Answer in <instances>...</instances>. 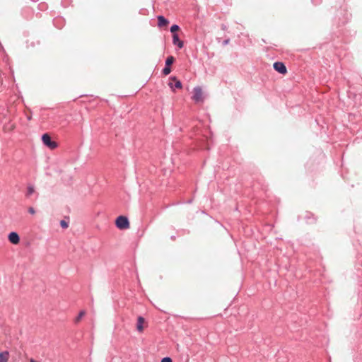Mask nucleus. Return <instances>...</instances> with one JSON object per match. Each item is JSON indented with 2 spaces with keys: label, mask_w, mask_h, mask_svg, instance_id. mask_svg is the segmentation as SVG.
Segmentation results:
<instances>
[{
  "label": "nucleus",
  "mask_w": 362,
  "mask_h": 362,
  "mask_svg": "<svg viewBox=\"0 0 362 362\" xmlns=\"http://www.w3.org/2000/svg\"><path fill=\"white\" fill-rule=\"evenodd\" d=\"M192 99L196 103L202 102L204 100L202 89L200 86L194 88Z\"/></svg>",
  "instance_id": "nucleus-3"
},
{
  "label": "nucleus",
  "mask_w": 362,
  "mask_h": 362,
  "mask_svg": "<svg viewBox=\"0 0 362 362\" xmlns=\"http://www.w3.org/2000/svg\"><path fill=\"white\" fill-rule=\"evenodd\" d=\"M175 58L173 56H169L165 59V66H170L173 64Z\"/></svg>",
  "instance_id": "nucleus-11"
},
{
  "label": "nucleus",
  "mask_w": 362,
  "mask_h": 362,
  "mask_svg": "<svg viewBox=\"0 0 362 362\" xmlns=\"http://www.w3.org/2000/svg\"><path fill=\"white\" fill-rule=\"evenodd\" d=\"M170 79L173 81L168 83V86L171 88L173 90H175V88H182V82L177 79L176 77H170Z\"/></svg>",
  "instance_id": "nucleus-5"
},
{
  "label": "nucleus",
  "mask_w": 362,
  "mask_h": 362,
  "mask_svg": "<svg viewBox=\"0 0 362 362\" xmlns=\"http://www.w3.org/2000/svg\"><path fill=\"white\" fill-rule=\"evenodd\" d=\"M349 20V17L346 16V18L341 22L343 24L345 23Z\"/></svg>",
  "instance_id": "nucleus-22"
},
{
  "label": "nucleus",
  "mask_w": 362,
  "mask_h": 362,
  "mask_svg": "<svg viewBox=\"0 0 362 362\" xmlns=\"http://www.w3.org/2000/svg\"><path fill=\"white\" fill-rule=\"evenodd\" d=\"M42 141L44 145L49 147L50 149H54L57 147V142L52 141L50 136L47 133L42 136Z\"/></svg>",
  "instance_id": "nucleus-2"
},
{
  "label": "nucleus",
  "mask_w": 362,
  "mask_h": 362,
  "mask_svg": "<svg viewBox=\"0 0 362 362\" xmlns=\"http://www.w3.org/2000/svg\"><path fill=\"white\" fill-rule=\"evenodd\" d=\"M145 321V319L142 316L138 317L137 323H136V329L139 332H141L144 329L143 324Z\"/></svg>",
  "instance_id": "nucleus-9"
},
{
  "label": "nucleus",
  "mask_w": 362,
  "mask_h": 362,
  "mask_svg": "<svg viewBox=\"0 0 362 362\" xmlns=\"http://www.w3.org/2000/svg\"><path fill=\"white\" fill-rule=\"evenodd\" d=\"M61 21H63V19H62V18H57V19H54V24L55 25H57V23L58 22H61Z\"/></svg>",
  "instance_id": "nucleus-19"
},
{
  "label": "nucleus",
  "mask_w": 362,
  "mask_h": 362,
  "mask_svg": "<svg viewBox=\"0 0 362 362\" xmlns=\"http://www.w3.org/2000/svg\"><path fill=\"white\" fill-rule=\"evenodd\" d=\"M173 43L177 45L180 49L182 48L184 46L183 42L179 38L177 33L173 34Z\"/></svg>",
  "instance_id": "nucleus-7"
},
{
  "label": "nucleus",
  "mask_w": 362,
  "mask_h": 362,
  "mask_svg": "<svg viewBox=\"0 0 362 362\" xmlns=\"http://www.w3.org/2000/svg\"><path fill=\"white\" fill-rule=\"evenodd\" d=\"M35 192L34 186L33 185H28L27 187V192H26V197H30Z\"/></svg>",
  "instance_id": "nucleus-12"
},
{
  "label": "nucleus",
  "mask_w": 362,
  "mask_h": 362,
  "mask_svg": "<svg viewBox=\"0 0 362 362\" xmlns=\"http://www.w3.org/2000/svg\"><path fill=\"white\" fill-rule=\"evenodd\" d=\"M30 362H34V361H33V360H31V361H30Z\"/></svg>",
  "instance_id": "nucleus-24"
},
{
  "label": "nucleus",
  "mask_w": 362,
  "mask_h": 362,
  "mask_svg": "<svg viewBox=\"0 0 362 362\" xmlns=\"http://www.w3.org/2000/svg\"><path fill=\"white\" fill-rule=\"evenodd\" d=\"M8 239L12 244L16 245L20 242V236L16 232H11L8 235Z\"/></svg>",
  "instance_id": "nucleus-6"
},
{
  "label": "nucleus",
  "mask_w": 362,
  "mask_h": 362,
  "mask_svg": "<svg viewBox=\"0 0 362 362\" xmlns=\"http://www.w3.org/2000/svg\"><path fill=\"white\" fill-rule=\"evenodd\" d=\"M169 23V21L167 18H165L163 16H158V25L159 27H163L167 25Z\"/></svg>",
  "instance_id": "nucleus-8"
},
{
  "label": "nucleus",
  "mask_w": 362,
  "mask_h": 362,
  "mask_svg": "<svg viewBox=\"0 0 362 362\" xmlns=\"http://www.w3.org/2000/svg\"><path fill=\"white\" fill-rule=\"evenodd\" d=\"M222 28L224 30L226 29V26L224 25H222Z\"/></svg>",
  "instance_id": "nucleus-23"
},
{
  "label": "nucleus",
  "mask_w": 362,
  "mask_h": 362,
  "mask_svg": "<svg viewBox=\"0 0 362 362\" xmlns=\"http://www.w3.org/2000/svg\"><path fill=\"white\" fill-rule=\"evenodd\" d=\"M273 68L275 71L281 74H285L287 72V69L285 64L281 62H276L273 64Z\"/></svg>",
  "instance_id": "nucleus-4"
},
{
  "label": "nucleus",
  "mask_w": 362,
  "mask_h": 362,
  "mask_svg": "<svg viewBox=\"0 0 362 362\" xmlns=\"http://www.w3.org/2000/svg\"><path fill=\"white\" fill-rule=\"evenodd\" d=\"M60 226L62 228H66L69 226V223L66 221H65V220H62L60 221Z\"/></svg>",
  "instance_id": "nucleus-16"
},
{
  "label": "nucleus",
  "mask_w": 362,
  "mask_h": 362,
  "mask_svg": "<svg viewBox=\"0 0 362 362\" xmlns=\"http://www.w3.org/2000/svg\"><path fill=\"white\" fill-rule=\"evenodd\" d=\"M161 362H173L170 357H165L161 360Z\"/></svg>",
  "instance_id": "nucleus-17"
},
{
  "label": "nucleus",
  "mask_w": 362,
  "mask_h": 362,
  "mask_svg": "<svg viewBox=\"0 0 362 362\" xmlns=\"http://www.w3.org/2000/svg\"><path fill=\"white\" fill-rule=\"evenodd\" d=\"M320 1H321V0H312V2H313L314 4H319Z\"/></svg>",
  "instance_id": "nucleus-21"
},
{
  "label": "nucleus",
  "mask_w": 362,
  "mask_h": 362,
  "mask_svg": "<svg viewBox=\"0 0 362 362\" xmlns=\"http://www.w3.org/2000/svg\"><path fill=\"white\" fill-rule=\"evenodd\" d=\"M9 354L7 351L0 352V362H8Z\"/></svg>",
  "instance_id": "nucleus-10"
},
{
  "label": "nucleus",
  "mask_w": 362,
  "mask_h": 362,
  "mask_svg": "<svg viewBox=\"0 0 362 362\" xmlns=\"http://www.w3.org/2000/svg\"><path fill=\"white\" fill-rule=\"evenodd\" d=\"M180 30V26H179L178 25H177V24H173V25L170 27V32H171L172 33H173V34H174V33H175V32H177V30Z\"/></svg>",
  "instance_id": "nucleus-14"
},
{
  "label": "nucleus",
  "mask_w": 362,
  "mask_h": 362,
  "mask_svg": "<svg viewBox=\"0 0 362 362\" xmlns=\"http://www.w3.org/2000/svg\"><path fill=\"white\" fill-rule=\"evenodd\" d=\"M115 225L120 230L127 229L129 228V221L127 216H119L115 220Z\"/></svg>",
  "instance_id": "nucleus-1"
},
{
  "label": "nucleus",
  "mask_w": 362,
  "mask_h": 362,
  "mask_svg": "<svg viewBox=\"0 0 362 362\" xmlns=\"http://www.w3.org/2000/svg\"><path fill=\"white\" fill-rule=\"evenodd\" d=\"M162 72H163V74L165 76H167V75H168L171 72V68L170 66H165V67L163 68Z\"/></svg>",
  "instance_id": "nucleus-15"
},
{
  "label": "nucleus",
  "mask_w": 362,
  "mask_h": 362,
  "mask_svg": "<svg viewBox=\"0 0 362 362\" xmlns=\"http://www.w3.org/2000/svg\"><path fill=\"white\" fill-rule=\"evenodd\" d=\"M229 41H230V40H229V39H226V40H225L223 41V45H228V42H229Z\"/></svg>",
  "instance_id": "nucleus-20"
},
{
  "label": "nucleus",
  "mask_w": 362,
  "mask_h": 362,
  "mask_svg": "<svg viewBox=\"0 0 362 362\" xmlns=\"http://www.w3.org/2000/svg\"><path fill=\"white\" fill-rule=\"evenodd\" d=\"M28 212H29L30 214H34L35 213V211L34 208H33V207H30V208L28 209Z\"/></svg>",
  "instance_id": "nucleus-18"
},
{
  "label": "nucleus",
  "mask_w": 362,
  "mask_h": 362,
  "mask_svg": "<svg viewBox=\"0 0 362 362\" xmlns=\"http://www.w3.org/2000/svg\"><path fill=\"white\" fill-rule=\"evenodd\" d=\"M85 314L86 312L84 310L80 311L78 316L74 320L75 323H78L81 320V318L85 315Z\"/></svg>",
  "instance_id": "nucleus-13"
}]
</instances>
